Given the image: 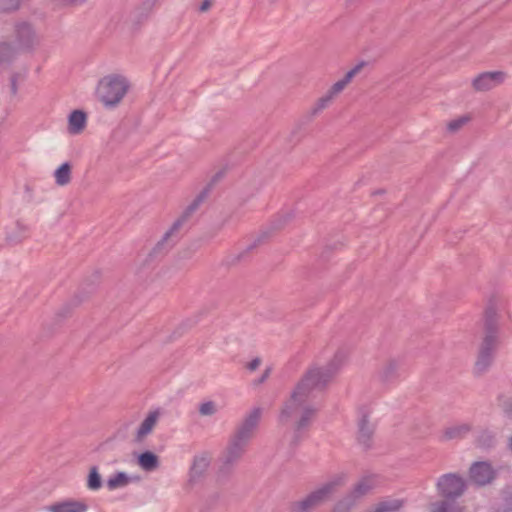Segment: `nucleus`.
I'll return each instance as SVG.
<instances>
[{
	"label": "nucleus",
	"mask_w": 512,
	"mask_h": 512,
	"mask_svg": "<svg viewBox=\"0 0 512 512\" xmlns=\"http://www.w3.org/2000/svg\"><path fill=\"white\" fill-rule=\"evenodd\" d=\"M130 478L125 472H117L107 480V487L110 491L127 486Z\"/></svg>",
	"instance_id": "obj_26"
},
{
	"label": "nucleus",
	"mask_w": 512,
	"mask_h": 512,
	"mask_svg": "<svg viewBox=\"0 0 512 512\" xmlns=\"http://www.w3.org/2000/svg\"><path fill=\"white\" fill-rule=\"evenodd\" d=\"M470 479L477 485H486L494 478L492 466L487 462H475L469 470Z\"/></svg>",
	"instance_id": "obj_12"
},
{
	"label": "nucleus",
	"mask_w": 512,
	"mask_h": 512,
	"mask_svg": "<svg viewBox=\"0 0 512 512\" xmlns=\"http://www.w3.org/2000/svg\"><path fill=\"white\" fill-rule=\"evenodd\" d=\"M87 116L82 110H74L68 118V131L70 134L81 133L86 126Z\"/></svg>",
	"instance_id": "obj_17"
},
{
	"label": "nucleus",
	"mask_w": 512,
	"mask_h": 512,
	"mask_svg": "<svg viewBox=\"0 0 512 512\" xmlns=\"http://www.w3.org/2000/svg\"><path fill=\"white\" fill-rule=\"evenodd\" d=\"M497 405L508 418L512 419V398L503 394L497 398Z\"/></svg>",
	"instance_id": "obj_31"
},
{
	"label": "nucleus",
	"mask_w": 512,
	"mask_h": 512,
	"mask_svg": "<svg viewBox=\"0 0 512 512\" xmlns=\"http://www.w3.org/2000/svg\"><path fill=\"white\" fill-rule=\"evenodd\" d=\"M498 314L496 306L490 302L484 312V337L475 362V373L483 374L491 366L498 345Z\"/></svg>",
	"instance_id": "obj_3"
},
{
	"label": "nucleus",
	"mask_w": 512,
	"mask_h": 512,
	"mask_svg": "<svg viewBox=\"0 0 512 512\" xmlns=\"http://www.w3.org/2000/svg\"><path fill=\"white\" fill-rule=\"evenodd\" d=\"M400 361L396 359L388 360L379 371V378L382 382L388 383L396 379L399 375Z\"/></svg>",
	"instance_id": "obj_18"
},
{
	"label": "nucleus",
	"mask_w": 512,
	"mask_h": 512,
	"mask_svg": "<svg viewBox=\"0 0 512 512\" xmlns=\"http://www.w3.org/2000/svg\"><path fill=\"white\" fill-rule=\"evenodd\" d=\"M376 481L373 476H365L360 479L353 489L334 506L332 512H351L360 500L368 495L375 487Z\"/></svg>",
	"instance_id": "obj_7"
},
{
	"label": "nucleus",
	"mask_w": 512,
	"mask_h": 512,
	"mask_svg": "<svg viewBox=\"0 0 512 512\" xmlns=\"http://www.w3.org/2000/svg\"><path fill=\"white\" fill-rule=\"evenodd\" d=\"M469 121V117L462 116L458 119H454L450 121L447 125L448 131L454 133L457 132L459 129H461L467 122Z\"/></svg>",
	"instance_id": "obj_33"
},
{
	"label": "nucleus",
	"mask_w": 512,
	"mask_h": 512,
	"mask_svg": "<svg viewBox=\"0 0 512 512\" xmlns=\"http://www.w3.org/2000/svg\"><path fill=\"white\" fill-rule=\"evenodd\" d=\"M432 512H460L454 500L444 499L433 504Z\"/></svg>",
	"instance_id": "obj_28"
},
{
	"label": "nucleus",
	"mask_w": 512,
	"mask_h": 512,
	"mask_svg": "<svg viewBox=\"0 0 512 512\" xmlns=\"http://www.w3.org/2000/svg\"><path fill=\"white\" fill-rule=\"evenodd\" d=\"M261 363V360L260 358H254L253 360H251L248 365H247V368L250 370V371H254L256 370L259 365Z\"/></svg>",
	"instance_id": "obj_35"
},
{
	"label": "nucleus",
	"mask_w": 512,
	"mask_h": 512,
	"mask_svg": "<svg viewBox=\"0 0 512 512\" xmlns=\"http://www.w3.org/2000/svg\"><path fill=\"white\" fill-rule=\"evenodd\" d=\"M211 463V457L207 452L195 455L189 470V482L196 483L201 480Z\"/></svg>",
	"instance_id": "obj_11"
},
{
	"label": "nucleus",
	"mask_w": 512,
	"mask_h": 512,
	"mask_svg": "<svg viewBox=\"0 0 512 512\" xmlns=\"http://www.w3.org/2000/svg\"><path fill=\"white\" fill-rule=\"evenodd\" d=\"M270 371V368H267L258 380V383H263L269 377Z\"/></svg>",
	"instance_id": "obj_38"
},
{
	"label": "nucleus",
	"mask_w": 512,
	"mask_h": 512,
	"mask_svg": "<svg viewBox=\"0 0 512 512\" xmlns=\"http://www.w3.org/2000/svg\"><path fill=\"white\" fill-rule=\"evenodd\" d=\"M62 1L65 4L76 6V5L85 3L87 0H62Z\"/></svg>",
	"instance_id": "obj_37"
},
{
	"label": "nucleus",
	"mask_w": 512,
	"mask_h": 512,
	"mask_svg": "<svg viewBox=\"0 0 512 512\" xmlns=\"http://www.w3.org/2000/svg\"><path fill=\"white\" fill-rule=\"evenodd\" d=\"M333 86L327 91V93L320 97L315 105L310 110V115L313 117L321 112L323 109L327 108L333 101V99L340 94L339 92H333Z\"/></svg>",
	"instance_id": "obj_23"
},
{
	"label": "nucleus",
	"mask_w": 512,
	"mask_h": 512,
	"mask_svg": "<svg viewBox=\"0 0 512 512\" xmlns=\"http://www.w3.org/2000/svg\"><path fill=\"white\" fill-rule=\"evenodd\" d=\"M476 444L482 449H491L496 445L495 434L490 430H483L476 439Z\"/></svg>",
	"instance_id": "obj_27"
},
{
	"label": "nucleus",
	"mask_w": 512,
	"mask_h": 512,
	"mask_svg": "<svg viewBox=\"0 0 512 512\" xmlns=\"http://www.w3.org/2000/svg\"><path fill=\"white\" fill-rule=\"evenodd\" d=\"M49 512H86L88 505L84 501L67 499L46 507Z\"/></svg>",
	"instance_id": "obj_14"
},
{
	"label": "nucleus",
	"mask_w": 512,
	"mask_h": 512,
	"mask_svg": "<svg viewBox=\"0 0 512 512\" xmlns=\"http://www.w3.org/2000/svg\"><path fill=\"white\" fill-rule=\"evenodd\" d=\"M212 6V0H203L199 7L200 12H207Z\"/></svg>",
	"instance_id": "obj_36"
},
{
	"label": "nucleus",
	"mask_w": 512,
	"mask_h": 512,
	"mask_svg": "<svg viewBox=\"0 0 512 512\" xmlns=\"http://www.w3.org/2000/svg\"><path fill=\"white\" fill-rule=\"evenodd\" d=\"M346 479L347 476L344 473L336 475L320 488L308 494L304 499L291 502L289 504L290 512H311L324 503L338 487L343 486Z\"/></svg>",
	"instance_id": "obj_4"
},
{
	"label": "nucleus",
	"mask_w": 512,
	"mask_h": 512,
	"mask_svg": "<svg viewBox=\"0 0 512 512\" xmlns=\"http://www.w3.org/2000/svg\"><path fill=\"white\" fill-rule=\"evenodd\" d=\"M507 447L509 451L512 453V436L508 439Z\"/></svg>",
	"instance_id": "obj_40"
},
{
	"label": "nucleus",
	"mask_w": 512,
	"mask_h": 512,
	"mask_svg": "<svg viewBox=\"0 0 512 512\" xmlns=\"http://www.w3.org/2000/svg\"><path fill=\"white\" fill-rule=\"evenodd\" d=\"M203 196H196L195 199L186 207L182 214L173 222L168 231L165 232L161 240L154 247L155 253H166L180 239L181 230L187 226L192 216L202 204Z\"/></svg>",
	"instance_id": "obj_5"
},
{
	"label": "nucleus",
	"mask_w": 512,
	"mask_h": 512,
	"mask_svg": "<svg viewBox=\"0 0 512 512\" xmlns=\"http://www.w3.org/2000/svg\"><path fill=\"white\" fill-rule=\"evenodd\" d=\"M374 431L375 427L370 422L368 414L361 411V416L358 421L357 440L365 449H369L371 447Z\"/></svg>",
	"instance_id": "obj_13"
},
{
	"label": "nucleus",
	"mask_w": 512,
	"mask_h": 512,
	"mask_svg": "<svg viewBox=\"0 0 512 512\" xmlns=\"http://www.w3.org/2000/svg\"><path fill=\"white\" fill-rule=\"evenodd\" d=\"M217 412L216 404L213 401H207L199 406V413L202 416H212Z\"/></svg>",
	"instance_id": "obj_32"
},
{
	"label": "nucleus",
	"mask_w": 512,
	"mask_h": 512,
	"mask_svg": "<svg viewBox=\"0 0 512 512\" xmlns=\"http://www.w3.org/2000/svg\"><path fill=\"white\" fill-rule=\"evenodd\" d=\"M225 174V170L218 171L210 180V182L203 188V190L197 196H203L202 203L208 197L212 188L215 186L217 182H219Z\"/></svg>",
	"instance_id": "obj_30"
},
{
	"label": "nucleus",
	"mask_w": 512,
	"mask_h": 512,
	"mask_svg": "<svg viewBox=\"0 0 512 512\" xmlns=\"http://www.w3.org/2000/svg\"><path fill=\"white\" fill-rule=\"evenodd\" d=\"M261 418V409L254 408L238 426L235 433L231 436L229 443L222 453L219 474L228 475L233 468L240 462L253 432L256 429Z\"/></svg>",
	"instance_id": "obj_2"
},
{
	"label": "nucleus",
	"mask_w": 512,
	"mask_h": 512,
	"mask_svg": "<svg viewBox=\"0 0 512 512\" xmlns=\"http://www.w3.org/2000/svg\"><path fill=\"white\" fill-rule=\"evenodd\" d=\"M506 74L502 71L483 72L472 81V86L476 91L484 92L502 84Z\"/></svg>",
	"instance_id": "obj_10"
},
{
	"label": "nucleus",
	"mask_w": 512,
	"mask_h": 512,
	"mask_svg": "<svg viewBox=\"0 0 512 512\" xmlns=\"http://www.w3.org/2000/svg\"><path fill=\"white\" fill-rule=\"evenodd\" d=\"M367 65V62L361 61L357 65H355L351 70H349L345 76L334 83L333 86V92H339L341 93L347 85L353 80V78L358 75L362 69Z\"/></svg>",
	"instance_id": "obj_19"
},
{
	"label": "nucleus",
	"mask_w": 512,
	"mask_h": 512,
	"mask_svg": "<svg viewBox=\"0 0 512 512\" xmlns=\"http://www.w3.org/2000/svg\"><path fill=\"white\" fill-rule=\"evenodd\" d=\"M436 486L442 497L451 500H455L462 496L466 489L464 479L456 473H447L442 475L438 479Z\"/></svg>",
	"instance_id": "obj_9"
},
{
	"label": "nucleus",
	"mask_w": 512,
	"mask_h": 512,
	"mask_svg": "<svg viewBox=\"0 0 512 512\" xmlns=\"http://www.w3.org/2000/svg\"><path fill=\"white\" fill-rule=\"evenodd\" d=\"M138 465L145 471H153L159 467V457L151 452L145 451L137 458Z\"/></svg>",
	"instance_id": "obj_21"
},
{
	"label": "nucleus",
	"mask_w": 512,
	"mask_h": 512,
	"mask_svg": "<svg viewBox=\"0 0 512 512\" xmlns=\"http://www.w3.org/2000/svg\"><path fill=\"white\" fill-rule=\"evenodd\" d=\"M402 506H403L402 500L395 499V500H391V501H383L377 505L375 512H396Z\"/></svg>",
	"instance_id": "obj_29"
},
{
	"label": "nucleus",
	"mask_w": 512,
	"mask_h": 512,
	"mask_svg": "<svg viewBox=\"0 0 512 512\" xmlns=\"http://www.w3.org/2000/svg\"><path fill=\"white\" fill-rule=\"evenodd\" d=\"M255 246H256V243H255V244H253L252 246H249V248H248V249H252V248H253V247H255Z\"/></svg>",
	"instance_id": "obj_41"
},
{
	"label": "nucleus",
	"mask_w": 512,
	"mask_h": 512,
	"mask_svg": "<svg viewBox=\"0 0 512 512\" xmlns=\"http://www.w3.org/2000/svg\"><path fill=\"white\" fill-rule=\"evenodd\" d=\"M346 355L337 351L324 366H310L296 384L290 397L284 402L279 414L283 425L293 421L291 445L297 446L305 438L318 413L313 399L318 392H323L341 369Z\"/></svg>",
	"instance_id": "obj_1"
},
{
	"label": "nucleus",
	"mask_w": 512,
	"mask_h": 512,
	"mask_svg": "<svg viewBox=\"0 0 512 512\" xmlns=\"http://www.w3.org/2000/svg\"><path fill=\"white\" fill-rule=\"evenodd\" d=\"M129 89L128 80L121 75L111 74L103 77L98 84V97L108 108L117 106Z\"/></svg>",
	"instance_id": "obj_6"
},
{
	"label": "nucleus",
	"mask_w": 512,
	"mask_h": 512,
	"mask_svg": "<svg viewBox=\"0 0 512 512\" xmlns=\"http://www.w3.org/2000/svg\"><path fill=\"white\" fill-rule=\"evenodd\" d=\"M72 166L69 162L61 164L54 172L55 182L58 186H66L71 182Z\"/></svg>",
	"instance_id": "obj_24"
},
{
	"label": "nucleus",
	"mask_w": 512,
	"mask_h": 512,
	"mask_svg": "<svg viewBox=\"0 0 512 512\" xmlns=\"http://www.w3.org/2000/svg\"><path fill=\"white\" fill-rule=\"evenodd\" d=\"M291 217H292V216H291L290 214H287V215L285 216V219H284L280 224H278V225H277V228H281L285 223H287V221H288Z\"/></svg>",
	"instance_id": "obj_39"
},
{
	"label": "nucleus",
	"mask_w": 512,
	"mask_h": 512,
	"mask_svg": "<svg viewBox=\"0 0 512 512\" xmlns=\"http://www.w3.org/2000/svg\"><path fill=\"white\" fill-rule=\"evenodd\" d=\"M25 76L18 72H13L10 76V93L15 97L18 93V81L24 80Z\"/></svg>",
	"instance_id": "obj_34"
},
{
	"label": "nucleus",
	"mask_w": 512,
	"mask_h": 512,
	"mask_svg": "<svg viewBox=\"0 0 512 512\" xmlns=\"http://www.w3.org/2000/svg\"><path fill=\"white\" fill-rule=\"evenodd\" d=\"M28 232L29 227L20 220H17L12 227L7 229L6 240L10 244H18L28 236Z\"/></svg>",
	"instance_id": "obj_15"
},
{
	"label": "nucleus",
	"mask_w": 512,
	"mask_h": 512,
	"mask_svg": "<svg viewBox=\"0 0 512 512\" xmlns=\"http://www.w3.org/2000/svg\"><path fill=\"white\" fill-rule=\"evenodd\" d=\"M471 430L472 425L470 423L456 424L445 429L444 438L446 440L462 439L469 434Z\"/></svg>",
	"instance_id": "obj_20"
},
{
	"label": "nucleus",
	"mask_w": 512,
	"mask_h": 512,
	"mask_svg": "<svg viewBox=\"0 0 512 512\" xmlns=\"http://www.w3.org/2000/svg\"><path fill=\"white\" fill-rule=\"evenodd\" d=\"M159 418V412L158 411H152L150 412L147 417L142 421L140 424L136 435H135V442L140 443L143 441V439L152 432L153 428L155 427L157 421Z\"/></svg>",
	"instance_id": "obj_16"
},
{
	"label": "nucleus",
	"mask_w": 512,
	"mask_h": 512,
	"mask_svg": "<svg viewBox=\"0 0 512 512\" xmlns=\"http://www.w3.org/2000/svg\"><path fill=\"white\" fill-rule=\"evenodd\" d=\"M86 485L91 491H97L102 488L103 481L97 466L90 467Z\"/></svg>",
	"instance_id": "obj_25"
},
{
	"label": "nucleus",
	"mask_w": 512,
	"mask_h": 512,
	"mask_svg": "<svg viewBox=\"0 0 512 512\" xmlns=\"http://www.w3.org/2000/svg\"><path fill=\"white\" fill-rule=\"evenodd\" d=\"M13 37L17 49L22 52H32L40 43L33 24L25 20L15 22L13 26Z\"/></svg>",
	"instance_id": "obj_8"
},
{
	"label": "nucleus",
	"mask_w": 512,
	"mask_h": 512,
	"mask_svg": "<svg viewBox=\"0 0 512 512\" xmlns=\"http://www.w3.org/2000/svg\"><path fill=\"white\" fill-rule=\"evenodd\" d=\"M17 47L7 41H0V65L10 64L17 56Z\"/></svg>",
	"instance_id": "obj_22"
}]
</instances>
